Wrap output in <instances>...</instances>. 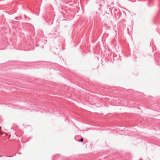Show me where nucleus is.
Masks as SVG:
<instances>
[{
  "label": "nucleus",
  "instance_id": "nucleus-1",
  "mask_svg": "<svg viewBox=\"0 0 160 160\" xmlns=\"http://www.w3.org/2000/svg\"><path fill=\"white\" fill-rule=\"evenodd\" d=\"M83 138H81L80 140L79 141L81 142H83Z\"/></svg>",
  "mask_w": 160,
  "mask_h": 160
}]
</instances>
